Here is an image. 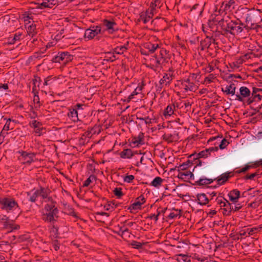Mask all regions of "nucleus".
<instances>
[{"mask_svg":"<svg viewBox=\"0 0 262 262\" xmlns=\"http://www.w3.org/2000/svg\"><path fill=\"white\" fill-rule=\"evenodd\" d=\"M0 205L2 209L9 211L16 206L17 203L12 199L3 198L0 200Z\"/></svg>","mask_w":262,"mask_h":262,"instance_id":"nucleus-4","label":"nucleus"},{"mask_svg":"<svg viewBox=\"0 0 262 262\" xmlns=\"http://www.w3.org/2000/svg\"><path fill=\"white\" fill-rule=\"evenodd\" d=\"M162 137L163 140L167 141L168 143H172L174 141V136L170 134H164Z\"/></svg>","mask_w":262,"mask_h":262,"instance_id":"nucleus-37","label":"nucleus"},{"mask_svg":"<svg viewBox=\"0 0 262 262\" xmlns=\"http://www.w3.org/2000/svg\"><path fill=\"white\" fill-rule=\"evenodd\" d=\"M113 191L114 194L118 198H120L123 195L122 192V189L121 188L117 187L115 188Z\"/></svg>","mask_w":262,"mask_h":262,"instance_id":"nucleus-49","label":"nucleus"},{"mask_svg":"<svg viewBox=\"0 0 262 262\" xmlns=\"http://www.w3.org/2000/svg\"><path fill=\"white\" fill-rule=\"evenodd\" d=\"M228 144L229 142L226 139H223L219 145V147L221 149H224Z\"/></svg>","mask_w":262,"mask_h":262,"instance_id":"nucleus-53","label":"nucleus"},{"mask_svg":"<svg viewBox=\"0 0 262 262\" xmlns=\"http://www.w3.org/2000/svg\"><path fill=\"white\" fill-rule=\"evenodd\" d=\"M238 14L241 18H245L246 23L261 21L259 10H250L247 8H243L238 10Z\"/></svg>","mask_w":262,"mask_h":262,"instance_id":"nucleus-2","label":"nucleus"},{"mask_svg":"<svg viewBox=\"0 0 262 262\" xmlns=\"http://www.w3.org/2000/svg\"><path fill=\"white\" fill-rule=\"evenodd\" d=\"M128 45V42H127L126 45H124V46H120V47H117L115 48L114 52L118 54H123V53L126 51V50L127 49V46Z\"/></svg>","mask_w":262,"mask_h":262,"instance_id":"nucleus-32","label":"nucleus"},{"mask_svg":"<svg viewBox=\"0 0 262 262\" xmlns=\"http://www.w3.org/2000/svg\"><path fill=\"white\" fill-rule=\"evenodd\" d=\"M235 2L234 0H229L228 2H223L221 7V10L224 11H230L234 9V4Z\"/></svg>","mask_w":262,"mask_h":262,"instance_id":"nucleus-16","label":"nucleus"},{"mask_svg":"<svg viewBox=\"0 0 262 262\" xmlns=\"http://www.w3.org/2000/svg\"><path fill=\"white\" fill-rule=\"evenodd\" d=\"M37 191H39L38 195L41 196L42 199L49 200V198H48V193L44 188H41L40 190H38Z\"/></svg>","mask_w":262,"mask_h":262,"instance_id":"nucleus-39","label":"nucleus"},{"mask_svg":"<svg viewBox=\"0 0 262 262\" xmlns=\"http://www.w3.org/2000/svg\"><path fill=\"white\" fill-rule=\"evenodd\" d=\"M182 85L184 86V89L185 92H187L188 91H194L196 90L195 84L192 82L190 81V79L189 78L184 80L182 82Z\"/></svg>","mask_w":262,"mask_h":262,"instance_id":"nucleus-13","label":"nucleus"},{"mask_svg":"<svg viewBox=\"0 0 262 262\" xmlns=\"http://www.w3.org/2000/svg\"><path fill=\"white\" fill-rule=\"evenodd\" d=\"M254 166H252V165H246L245 166V167L242 168L241 169H240L238 171V173H241V172H246V171H247L249 168H251V167H253Z\"/></svg>","mask_w":262,"mask_h":262,"instance_id":"nucleus-63","label":"nucleus"},{"mask_svg":"<svg viewBox=\"0 0 262 262\" xmlns=\"http://www.w3.org/2000/svg\"><path fill=\"white\" fill-rule=\"evenodd\" d=\"M178 178L181 179H194V174L190 171L186 170L184 172H179L178 176Z\"/></svg>","mask_w":262,"mask_h":262,"instance_id":"nucleus-18","label":"nucleus"},{"mask_svg":"<svg viewBox=\"0 0 262 262\" xmlns=\"http://www.w3.org/2000/svg\"><path fill=\"white\" fill-rule=\"evenodd\" d=\"M176 105L174 104L168 105L167 107L165 109L163 113V115L165 117L167 116H170L172 115L175 110Z\"/></svg>","mask_w":262,"mask_h":262,"instance_id":"nucleus-23","label":"nucleus"},{"mask_svg":"<svg viewBox=\"0 0 262 262\" xmlns=\"http://www.w3.org/2000/svg\"><path fill=\"white\" fill-rule=\"evenodd\" d=\"M226 199L222 196H218L215 199V203L216 204L220 205L221 209L225 205Z\"/></svg>","mask_w":262,"mask_h":262,"instance_id":"nucleus-38","label":"nucleus"},{"mask_svg":"<svg viewBox=\"0 0 262 262\" xmlns=\"http://www.w3.org/2000/svg\"><path fill=\"white\" fill-rule=\"evenodd\" d=\"M55 201L50 199V222L58 217L59 210L55 207Z\"/></svg>","mask_w":262,"mask_h":262,"instance_id":"nucleus-9","label":"nucleus"},{"mask_svg":"<svg viewBox=\"0 0 262 262\" xmlns=\"http://www.w3.org/2000/svg\"><path fill=\"white\" fill-rule=\"evenodd\" d=\"M96 177L94 175L90 176L84 182L83 187H88L92 182V179H95Z\"/></svg>","mask_w":262,"mask_h":262,"instance_id":"nucleus-50","label":"nucleus"},{"mask_svg":"<svg viewBox=\"0 0 262 262\" xmlns=\"http://www.w3.org/2000/svg\"><path fill=\"white\" fill-rule=\"evenodd\" d=\"M229 173H224L221 174L219 177L215 178L220 185H223L229 178Z\"/></svg>","mask_w":262,"mask_h":262,"instance_id":"nucleus-24","label":"nucleus"},{"mask_svg":"<svg viewBox=\"0 0 262 262\" xmlns=\"http://www.w3.org/2000/svg\"><path fill=\"white\" fill-rule=\"evenodd\" d=\"M251 92L250 90L246 86H241L239 89V94L235 95V100L243 102L246 104L247 99L251 96Z\"/></svg>","mask_w":262,"mask_h":262,"instance_id":"nucleus-3","label":"nucleus"},{"mask_svg":"<svg viewBox=\"0 0 262 262\" xmlns=\"http://www.w3.org/2000/svg\"><path fill=\"white\" fill-rule=\"evenodd\" d=\"M219 21L215 19H213L212 20H209L207 26L209 29H210V31L213 34L215 33V36H219L220 34H222L220 31H217L218 27L217 25L218 24Z\"/></svg>","mask_w":262,"mask_h":262,"instance_id":"nucleus-6","label":"nucleus"},{"mask_svg":"<svg viewBox=\"0 0 262 262\" xmlns=\"http://www.w3.org/2000/svg\"><path fill=\"white\" fill-rule=\"evenodd\" d=\"M176 212H171L168 216V217L170 219H173L177 217L178 216H181V210H178V209L174 210Z\"/></svg>","mask_w":262,"mask_h":262,"instance_id":"nucleus-44","label":"nucleus"},{"mask_svg":"<svg viewBox=\"0 0 262 262\" xmlns=\"http://www.w3.org/2000/svg\"><path fill=\"white\" fill-rule=\"evenodd\" d=\"M223 207L224 211L223 213L225 215H229L231 213V204L226 200L225 205Z\"/></svg>","mask_w":262,"mask_h":262,"instance_id":"nucleus-30","label":"nucleus"},{"mask_svg":"<svg viewBox=\"0 0 262 262\" xmlns=\"http://www.w3.org/2000/svg\"><path fill=\"white\" fill-rule=\"evenodd\" d=\"M37 5L36 8L39 9H44L46 8L49 7V0H45L42 2H40L39 1L35 4Z\"/></svg>","mask_w":262,"mask_h":262,"instance_id":"nucleus-34","label":"nucleus"},{"mask_svg":"<svg viewBox=\"0 0 262 262\" xmlns=\"http://www.w3.org/2000/svg\"><path fill=\"white\" fill-rule=\"evenodd\" d=\"M218 25L223 30L222 34L227 35L230 34L233 35H237L244 31V24L240 21H233L229 19L222 18L219 20Z\"/></svg>","mask_w":262,"mask_h":262,"instance_id":"nucleus-1","label":"nucleus"},{"mask_svg":"<svg viewBox=\"0 0 262 262\" xmlns=\"http://www.w3.org/2000/svg\"><path fill=\"white\" fill-rule=\"evenodd\" d=\"M21 36V34L19 33V34H16L13 37L12 41H10V43H14L15 41L16 40H18L20 39V37Z\"/></svg>","mask_w":262,"mask_h":262,"instance_id":"nucleus-64","label":"nucleus"},{"mask_svg":"<svg viewBox=\"0 0 262 262\" xmlns=\"http://www.w3.org/2000/svg\"><path fill=\"white\" fill-rule=\"evenodd\" d=\"M134 179L135 177L133 175H127L124 178L123 180L125 182L130 183Z\"/></svg>","mask_w":262,"mask_h":262,"instance_id":"nucleus-56","label":"nucleus"},{"mask_svg":"<svg viewBox=\"0 0 262 262\" xmlns=\"http://www.w3.org/2000/svg\"><path fill=\"white\" fill-rule=\"evenodd\" d=\"M209 155L207 149L200 152L198 154H192L189 156V158L192 159L193 161L195 162V164L199 165L201 164V162L199 160L200 158H206Z\"/></svg>","mask_w":262,"mask_h":262,"instance_id":"nucleus-7","label":"nucleus"},{"mask_svg":"<svg viewBox=\"0 0 262 262\" xmlns=\"http://www.w3.org/2000/svg\"><path fill=\"white\" fill-rule=\"evenodd\" d=\"M60 128H58L56 127H53L52 129H50V135H54L55 136L57 135H59Z\"/></svg>","mask_w":262,"mask_h":262,"instance_id":"nucleus-51","label":"nucleus"},{"mask_svg":"<svg viewBox=\"0 0 262 262\" xmlns=\"http://www.w3.org/2000/svg\"><path fill=\"white\" fill-rule=\"evenodd\" d=\"M60 55L62 56L63 64H66L73 59V56L70 55L68 52H62L60 54Z\"/></svg>","mask_w":262,"mask_h":262,"instance_id":"nucleus-28","label":"nucleus"},{"mask_svg":"<svg viewBox=\"0 0 262 262\" xmlns=\"http://www.w3.org/2000/svg\"><path fill=\"white\" fill-rule=\"evenodd\" d=\"M261 227H255L251 229H247L248 236L254 234L255 232L260 231Z\"/></svg>","mask_w":262,"mask_h":262,"instance_id":"nucleus-46","label":"nucleus"},{"mask_svg":"<svg viewBox=\"0 0 262 262\" xmlns=\"http://www.w3.org/2000/svg\"><path fill=\"white\" fill-rule=\"evenodd\" d=\"M183 256L185 257V259H184L185 262H204L205 260L207 259L206 258L203 257L202 258H195L191 261L187 256H185V255H183Z\"/></svg>","mask_w":262,"mask_h":262,"instance_id":"nucleus-40","label":"nucleus"},{"mask_svg":"<svg viewBox=\"0 0 262 262\" xmlns=\"http://www.w3.org/2000/svg\"><path fill=\"white\" fill-rule=\"evenodd\" d=\"M49 205L48 204H47L45 207V208L42 209V219L45 221H48V217L49 216Z\"/></svg>","mask_w":262,"mask_h":262,"instance_id":"nucleus-31","label":"nucleus"},{"mask_svg":"<svg viewBox=\"0 0 262 262\" xmlns=\"http://www.w3.org/2000/svg\"><path fill=\"white\" fill-rule=\"evenodd\" d=\"M101 32L100 26H94L90 29H86L84 37L88 39L93 38L96 35Z\"/></svg>","mask_w":262,"mask_h":262,"instance_id":"nucleus-5","label":"nucleus"},{"mask_svg":"<svg viewBox=\"0 0 262 262\" xmlns=\"http://www.w3.org/2000/svg\"><path fill=\"white\" fill-rule=\"evenodd\" d=\"M8 218L5 215H4L0 219V222L2 223H4L5 228H7L8 226Z\"/></svg>","mask_w":262,"mask_h":262,"instance_id":"nucleus-54","label":"nucleus"},{"mask_svg":"<svg viewBox=\"0 0 262 262\" xmlns=\"http://www.w3.org/2000/svg\"><path fill=\"white\" fill-rule=\"evenodd\" d=\"M145 202V199L143 195L136 199L135 202L128 208L130 210H137L141 208V205Z\"/></svg>","mask_w":262,"mask_h":262,"instance_id":"nucleus-11","label":"nucleus"},{"mask_svg":"<svg viewBox=\"0 0 262 262\" xmlns=\"http://www.w3.org/2000/svg\"><path fill=\"white\" fill-rule=\"evenodd\" d=\"M52 54V58L51 59V61H52V62L60 63V62L62 61V56L61 55H60V54L59 55H57L55 54L54 53H53Z\"/></svg>","mask_w":262,"mask_h":262,"instance_id":"nucleus-42","label":"nucleus"},{"mask_svg":"<svg viewBox=\"0 0 262 262\" xmlns=\"http://www.w3.org/2000/svg\"><path fill=\"white\" fill-rule=\"evenodd\" d=\"M212 38V35L209 36L207 35L206 39L201 41V50H204L205 48H208L211 44V39Z\"/></svg>","mask_w":262,"mask_h":262,"instance_id":"nucleus-19","label":"nucleus"},{"mask_svg":"<svg viewBox=\"0 0 262 262\" xmlns=\"http://www.w3.org/2000/svg\"><path fill=\"white\" fill-rule=\"evenodd\" d=\"M163 181V180L161 178L159 177H156L151 182V185L154 187H158L161 185Z\"/></svg>","mask_w":262,"mask_h":262,"instance_id":"nucleus-36","label":"nucleus"},{"mask_svg":"<svg viewBox=\"0 0 262 262\" xmlns=\"http://www.w3.org/2000/svg\"><path fill=\"white\" fill-rule=\"evenodd\" d=\"M26 27L27 28L28 35L29 36L32 37L36 34L35 25L32 24L28 27L26 26Z\"/></svg>","mask_w":262,"mask_h":262,"instance_id":"nucleus-27","label":"nucleus"},{"mask_svg":"<svg viewBox=\"0 0 262 262\" xmlns=\"http://www.w3.org/2000/svg\"><path fill=\"white\" fill-rule=\"evenodd\" d=\"M83 105L78 104L76 105L77 109L70 110V112L68 114V116L69 118L74 122L77 121L79 119L78 117V111L81 109V107Z\"/></svg>","mask_w":262,"mask_h":262,"instance_id":"nucleus-10","label":"nucleus"},{"mask_svg":"<svg viewBox=\"0 0 262 262\" xmlns=\"http://www.w3.org/2000/svg\"><path fill=\"white\" fill-rule=\"evenodd\" d=\"M261 21H257L256 23H247V25H244V29L248 32L250 30H257V29L260 28V26L259 25V24Z\"/></svg>","mask_w":262,"mask_h":262,"instance_id":"nucleus-20","label":"nucleus"},{"mask_svg":"<svg viewBox=\"0 0 262 262\" xmlns=\"http://www.w3.org/2000/svg\"><path fill=\"white\" fill-rule=\"evenodd\" d=\"M34 157V154L24 151L19 157V160L23 164H30L33 161Z\"/></svg>","mask_w":262,"mask_h":262,"instance_id":"nucleus-8","label":"nucleus"},{"mask_svg":"<svg viewBox=\"0 0 262 262\" xmlns=\"http://www.w3.org/2000/svg\"><path fill=\"white\" fill-rule=\"evenodd\" d=\"M39 191H36L33 194L30 196V201L32 202H34L36 201V199L38 196Z\"/></svg>","mask_w":262,"mask_h":262,"instance_id":"nucleus-58","label":"nucleus"},{"mask_svg":"<svg viewBox=\"0 0 262 262\" xmlns=\"http://www.w3.org/2000/svg\"><path fill=\"white\" fill-rule=\"evenodd\" d=\"M23 19H24V21L26 23V26L28 25V23H27L28 21V23H30V19H31V18L27 14H24L23 15Z\"/></svg>","mask_w":262,"mask_h":262,"instance_id":"nucleus-60","label":"nucleus"},{"mask_svg":"<svg viewBox=\"0 0 262 262\" xmlns=\"http://www.w3.org/2000/svg\"><path fill=\"white\" fill-rule=\"evenodd\" d=\"M197 201L199 204L203 206L207 205L209 202V199L205 193L198 194L196 195Z\"/></svg>","mask_w":262,"mask_h":262,"instance_id":"nucleus-17","label":"nucleus"},{"mask_svg":"<svg viewBox=\"0 0 262 262\" xmlns=\"http://www.w3.org/2000/svg\"><path fill=\"white\" fill-rule=\"evenodd\" d=\"M202 30L205 33L206 36L207 35L209 36L212 35V33L210 31V29L208 27V26H205V25H202Z\"/></svg>","mask_w":262,"mask_h":262,"instance_id":"nucleus-52","label":"nucleus"},{"mask_svg":"<svg viewBox=\"0 0 262 262\" xmlns=\"http://www.w3.org/2000/svg\"><path fill=\"white\" fill-rule=\"evenodd\" d=\"M133 143H134V144H143V139L142 135H139L138 137H135L133 140Z\"/></svg>","mask_w":262,"mask_h":262,"instance_id":"nucleus-43","label":"nucleus"},{"mask_svg":"<svg viewBox=\"0 0 262 262\" xmlns=\"http://www.w3.org/2000/svg\"><path fill=\"white\" fill-rule=\"evenodd\" d=\"M142 86L137 87L134 91L128 96L127 99V102H129L134 97V96L137 95L142 91Z\"/></svg>","mask_w":262,"mask_h":262,"instance_id":"nucleus-35","label":"nucleus"},{"mask_svg":"<svg viewBox=\"0 0 262 262\" xmlns=\"http://www.w3.org/2000/svg\"><path fill=\"white\" fill-rule=\"evenodd\" d=\"M132 245L134 246V248L137 249H139L141 248L142 246L141 243L136 241H133L132 243Z\"/></svg>","mask_w":262,"mask_h":262,"instance_id":"nucleus-61","label":"nucleus"},{"mask_svg":"<svg viewBox=\"0 0 262 262\" xmlns=\"http://www.w3.org/2000/svg\"><path fill=\"white\" fill-rule=\"evenodd\" d=\"M240 191L237 189H234L230 191L228 193V196L229 197L230 200L232 203H237L238 200L240 197Z\"/></svg>","mask_w":262,"mask_h":262,"instance_id":"nucleus-14","label":"nucleus"},{"mask_svg":"<svg viewBox=\"0 0 262 262\" xmlns=\"http://www.w3.org/2000/svg\"><path fill=\"white\" fill-rule=\"evenodd\" d=\"M194 175L196 178H199V177H202L205 176H209L207 169L205 168H202L198 170H196L195 171Z\"/></svg>","mask_w":262,"mask_h":262,"instance_id":"nucleus-29","label":"nucleus"},{"mask_svg":"<svg viewBox=\"0 0 262 262\" xmlns=\"http://www.w3.org/2000/svg\"><path fill=\"white\" fill-rule=\"evenodd\" d=\"M65 211L68 214H69L70 215H72L74 217H76V213L75 212L74 209L72 208H66Z\"/></svg>","mask_w":262,"mask_h":262,"instance_id":"nucleus-55","label":"nucleus"},{"mask_svg":"<svg viewBox=\"0 0 262 262\" xmlns=\"http://www.w3.org/2000/svg\"><path fill=\"white\" fill-rule=\"evenodd\" d=\"M242 207V205L240 204H236V203L231 204V212H236L238 211Z\"/></svg>","mask_w":262,"mask_h":262,"instance_id":"nucleus-45","label":"nucleus"},{"mask_svg":"<svg viewBox=\"0 0 262 262\" xmlns=\"http://www.w3.org/2000/svg\"><path fill=\"white\" fill-rule=\"evenodd\" d=\"M214 180H216V179L200 178L195 182V184L199 186L206 185L211 184Z\"/></svg>","mask_w":262,"mask_h":262,"instance_id":"nucleus-21","label":"nucleus"},{"mask_svg":"<svg viewBox=\"0 0 262 262\" xmlns=\"http://www.w3.org/2000/svg\"><path fill=\"white\" fill-rule=\"evenodd\" d=\"M152 16H153V13H152L151 12L150 13V14H146V17H145L144 18V24L147 23L150 20V19L152 18Z\"/></svg>","mask_w":262,"mask_h":262,"instance_id":"nucleus-59","label":"nucleus"},{"mask_svg":"<svg viewBox=\"0 0 262 262\" xmlns=\"http://www.w3.org/2000/svg\"><path fill=\"white\" fill-rule=\"evenodd\" d=\"M144 47L146 49H148L149 50V52L150 53H153L155 51V50L158 48H159V45H158L152 44V43L149 42V43H146Z\"/></svg>","mask_w":262,"mask_h":262,"instance_id":"nucleus-33","label":"nucleus"},{"mask_svg":"<svg viewBox=\"0 0 262 262\" xmlns=\"http://www.w3.org/2000/svg\"><path fill=\"white\" fill-rule=\"evenodd\" d=\"M103 25L106 27L107 30H112L114 31V26L116 25L114 21L108 20L107 19H104L103 20Z\"/></svg>","mask_w":262,"mask_h":262,"instance_id":"nucleus-25","label":"nucleus"},{"mask_svg":"<svg viewBox=\"0 0 262 262\" xmlns=\"http://www.w3.org/2000/svg\"><path fill=\"white\" fill-rule=\"evenodd\" d=\"M53 246L55 251H57L59 249L60 244L57 239L53 241Z\"/></svg>","mask_w":262,"mask_h":262,"instance_id":"nucleus-57","label":"nucleus"},{"mask_svg":"<svg viewBox=\"0 0 262 262\" xmlns=\"http://www.w3.org/2000/svg\"><path fill=\"white\" fill-rule=\"evenodd\" d=\"M100 127L98 125H95L91 129L90 133L92 135L98 134L100 132Z\"/></svg>","mask_w":262,"mask_h":262,"instance_id":"nucleus-48","label":"nucleus"},{"mask_svg":"<svg viewBox=\"0 0 262 262\" xmlns=\"http://www.w3.org/2000/svg\"><path fill=\"white\" fill-rule=\"evenodd\" d=\"M172 74L170 73L165 74L164 76L163 77V80L165 81V85L169 84L170 81L172 80Z\"/></svg>","mask_w":262,"mask_h":262,"instance_id":"nucleus-41","label":"nucleus"},{"mask_svg":"<svg viewBox=\"0 0 262 262\" xmlns=\"http://www.w3.org/2000/svg\"><path fill=\"white\" fill-rule=\"evenodd\" d=\"M122 158H130L134 156V154L130 149H125L120 154Z\"/></svg>","mask_w":262,"mask_h":262,"instance_id":"nucleus-26","label":"nucleus"},{"mask_svg":"<svg viewBox=\"0 0 262 262\" xmlns=\"http://www.w3.org/2000/svg\"><path fill=\"white\" fill-rule=\"evenodd\" d=\"M50 233H52V235L55 238L58 237V227H56L54 225H53V227L50 229Z\"/></svg>","mask_w":262,"mask_h":262,"instance_id":"nucleus-47","label":"nucleus"},{"mask_svg":"<svg viewBox=\"0 0 262 262\" xmlns=\"http://www.w3.org/2000/svg\"><path fill=\"white\" fill-rule=\"evenodd\" d=\"M150 67L152 69L158 68L161 64V60L158 59L155 56H152L149 59Z\"/></svg>","mask_w":262,"mask_h":262,"instance_id":"nucleus-22","label":"nucleus"},{"mask_svg":"<svg viewBox=\"0 0 262 262\" xmlns=\"http://www.w3.org/2000/svg\"><path fill=\"white\" fill-rule=\"evenodd\" d=\"M236 86L233 83H231L229 85H227L225 88H222V91L227 95H234L235 94Z\"/></svg>","mask_w":262,"mask_h":262,"instance_id":"nucleus-15","label":"nucleus"},{"mask_svg":"<svg viewBox=\"0 0 262 262\" xmlns=\"http://www.w3.org/2000/svg\"><path fill=\"white\" fill-rule=\"evenodd\" d=\"M38 81L37 79H34L32 80V83L33 84L32 92L35 94V93L37 91L36 89V83H38Z\"/></svg>","mask_w":262,"mask_h":262,"instance_id":"nucleus-62","label":"nucleus"},{"mask_svg":"<svg viewBox=\"0 0 262 262\" xmlns=\"http://www.w3.org/2000/svg\"><path fill=\"white\" fill-rule=\"evenodd\" d=\"M262 96L256 92L252 91L251 96L247 99L246 101V105H250L253 102H258L261 100Z\"/></svg>","mask_w":262,"mask_h":262,"instance_id":"nucleus-12","label":"nucleus"}]
</instances>
